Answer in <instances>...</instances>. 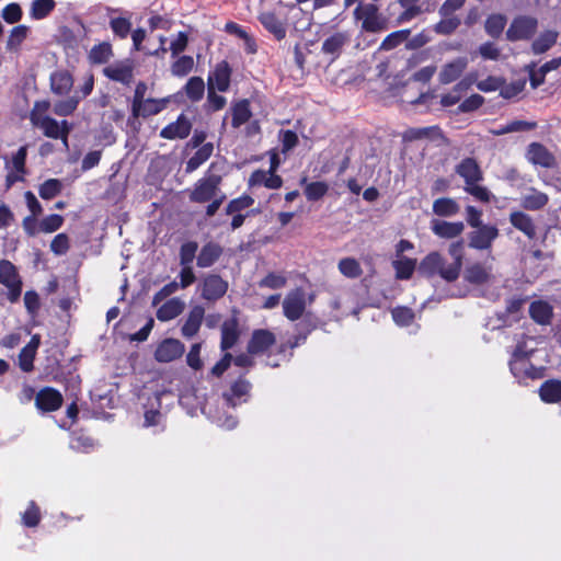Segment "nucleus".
Returning <instances> with one entry per match:
<instances>
[{
  "label": "nucleus",
  "mask_w": 561,
  "mask_h": 561,
  "mask_svg": "<svg viewBox=\"0 0 561 561\" xmlns=\"http://www.w3.org/2000/svg\"><path fill=\"white\" fill-rule=\"evenodd\" d=\"M49 108V102L41 101L36 102L33 106V110L30 114L31 123L43 129L44 135L49 138H62L65 144H67V135L69 134L70 128L66 121L58 123L56 119L45 116V113Z\"/></svg>",
  "instance_id": "obj_1"
},
{
  "label": "nucleus",
  "mask_w": 561,
  "mask_h": 561,
  "mask_svg": "<svg viewBox=\"0 0 561 561\" xmlns=\"http://www.w3.org/2000/svg\"><path fill=\"white\" fill-rule=\"evenodd\" d=\"M417 271L426 277L438 275L446 282H455L459 277L457 267L447 264L445 257L436 251L428 253L420 262Z\"/></svg>",
  "instance_id": "obj_2"
},
{
  "label": "nucleus",
  "mask_w": 561,
  "mask_h": 561,
  "mask_svg": "<svg viewBox=\"0 0 561 561\" xmlns=\"http://www.w3.org/2000/svg\"><path fill=\"white\" fill-rule=\"evenodd\" d=\"M222 178L219 174L207 173L204 178L199 179L193 190L190 192V201L193 203L204 204L222 195L220 190Z\"/></svg>",
  "instance_id": "obj_3"
},
{
  "label": "nucleus",
  "mask_w": 561,
  "mask_h": 561,
  "mask_svg": "<svg viewBox=\"0 0 561 561\" xmlns=\"http://www.w3.org/2000/svg\"><path fill=\"white\" fill-rule=\"evenodd\" d=\"M494 257L484 262L469 263L463 271V278L473 285L493 284L497 275L493 265Z\"/></svg>",
  "instance_id": "obj_4"
},
{
  "label": "nucleus",
  "mask_w": 561,
  "mask_h": 561,
  "mask_svg": "<svg viewBox=\"0 0 561 561\" xmlns=\"http://www.w3.org/2000/svg\"><path fill=\"white\" fill-rule=\"evenodd\" d=\"M354 18L362 21V28L366 32L378 33L387 28V20L379 14L377 5L359 3L354 10Z\"/></svg>",
  "instance_id": "obj_5"
},
{
  "label": "nucleus",
  "mask_w": 561,
  "mask_h": 561,
  "mask_svg": "<svg viewBox=\"0 0 561 561\" xmlns=\"http://www.w3.org/2000/svg\"><path fill=\"white\" fill-rule=\"evenodd\" d=\"M0 283L8 288L10 301L15 302L22 291V280L10 261H0Z\"/></svg>",
  "instance_id": "obj_6"
},
{
  "label": "nucleus",
  "mask_w": 561,
  "mask_h": 561,
  "mask_svg": "<svg viewBox=\"0 0 561 561\" xmlns=\"http://www.w3.org/2000/svg\"><path fill=\"white\" fill-rule=\"evenodd\" d=\"M499 237V229L493 225H482L476 227L468 234L469 247L476 250H489L493 241Z\"/></svg>",
  "instance_id": "obj_7"
},
{
  "label": "nucleus",
  "mask_w": 561,
  "mask_h": 561,
  "mask_svg": "<svg viewBox=\"0 0 561 561\" xmlns=\"http://www.w3.org/2000/svg\"><path fill=\"white\" fill-rule=\"evenodd\" d=\"M134 61L131 59L117 60L103 69V75L110 80L128 85L134 79Z\"/></svg>",
  "instance_id": "obj_8"
},
{
  "label": "nucleus",
  "mask_w": 561,
  "mask_h": 561,
  "mask_svg": "<svg viewBox=\"0 0 561 561\" xmlns=\"http://www.w3.org/2000/svg\"><path fill=\"white\" fill-rule=\"evenodd\" d=\"M306 309V294L301 288L289 291L283 301L284 316L295 321L301 318Z\"/></svg>",
  "instance_id": "obj_9"
},
{
  "label": "nucleus",
  "mask_w": 561,
  "mask_h": 561,
  "mask_svg": "<svg viewBox=\"0 0 561 561\" xmlns=\"http://www.w3.org/2000/svg\"><path fill=\"white\" fill-rule=\"evenodd\" d=\"M276 343V336L273 332L259 329L252 332L248 342L247 351L250 355L265 354Z\"/></svg>",
  "instance_id": "obj_10"
},
{
  "label": "nucleus",
  "mask_w": 561,
  "mask_h": 561,
  "mask_svg": "<svg viewBox=\"0 0 561 561\" xmlns=\"http://www.w3.org/2000/svg\"><path fill=\"white\" fill-rule=\"evenodd\" d=\"M537 28V20L530 16L516 18L506 32L510 41H520L529 38Z\"/></svg>",
  "instance_id": "obj_11"
},
{
  "label": "nucleus",
  "mask_w": 561,
  "mask_h": 561,
  "mask_svg": "<svg viewBox=\"0 0 561 561\" xmlns=\"http://www.w3.org/2000/svg\"><path fill=\"white\" fill-rule=\"evenodd\" d=\"M185 351L184 344L176 339H165L156 348L154 358L159 363H170L180 358Z\"/></svg>",
  "instance_id": "obj_12"
},
{
  "label": "nucleus",
  "mask_w": 561,
  "mask_h": 561,
  "mask_svg": "<svg viewBox=\"0 0 561 561\" xmlns=\"http://www.w3.org/2000/svg\"><path fill=\"white\" fill-rule=\"evenodd\" d=\"M62 404L61 393L50 387L41 389L35 396V405L43 412L58 410Z\"/></svg>",
  "instance_id": "obj_13"
},
{
  "label": "nucleus",
  "mask_w": 561,
  "mask_h": 561,
  "mask_svg": "<svg viewBox=\"0 0 561 561\" xmlns=\"http://www.w3.org/2000/svg\"><path fill=\"white\" fill-rule=\"evenodd\" d=\"M228 289V283L220 276L210 274L203 279L202 297L206 300H217L221 298Z\"/></svg>",
  "instance_id": "obj_14"
},
{
  "label": "nucleus",
  "mask_w": 561,
  "mask_h": 561,
  "mask_svg": "<svg viewBox=\"0 0 561 561\" xmlns=\"http://www.w3.org/2000/svg\"><path fill=\"white\" fill-rule=\"evenodd\" d=\"M205 309L202 306L192 307L181 328V334L186 339L195 336L203 323Z\"/></svg>",
  "instance_id": "obj_15"
},
{
  "label": "nucleus",
  "mask_w": 561,
  "mask_h": 561,
  "mask_svg": "<svg viewBox=\"0 0 561 561\" xmlns=\"http://www.w3.org/2000/svg\"><path fill=\"white\" fill-rule=\"evenodd\" d=\"M456 173L465 181V185H471L481 182L483 179L482 171L477 161L471 158L463 159L456 165Z\"/></svg>",
  "instance_id": "obj_16"
},
{
  "label": "nucleus",
  "mask_w": 561,
  "mask_h": 561,
  "mask_svg": "<svg viewBox=\"0 0 561 561\" xmlns=\"http://www.w3.org/2000/svg\"><path fill=\"white\" fill-rule=\"evenodd\" d=\"M231 69L227 61L217 64L213 73L208 77V88L226 91L230 84Z\"/></svg>",
  "instance_id": "obj_17"
},
{
  "label": "nucleus",
  "mask_w": 561,
  "mask_h": 561,
  "mask_svg": "<svg viewBox=\"0 0 561 561\" xmlns=\"http://www.w3.org/2000/svg\"><path fill=\"white\" fill-rule=\"evenodd\" d=\"M468 66V60L465 57H459L450 62L445 64L439 71V81L443 84H448L460 77Z\"/></svg>",
  "instance_id": "obj_18"
},
{
  "label": "nucleus",
  "mask_w": 561,
  "mask_h": 561,
  "mask_svg": "<svg viewBox=\"0 0 561 561\" xmlns=\"http://www.w3.org/2000/svg\"><path fill=\"white\" fill-rule=\"evenodd\" d=\"M192 128V124L187 117L180 115L179 118L165 126L160 136L165 139H183L188 136Z\"/></svg>",
  "instance_id": "obj_19"
},
{
  "label": "nucleus",
  "mask_w": 561,
  "mask_h": 561,
  "mask_svg": "<svg viewBox=\"0 0 561 561\" xmlns=\"http://www.w3.org/2000/svg\"><path fill=\"white\" fill-rule=\"evenodd\" d=\"M431 228L432 231L440 238L454 239L463 232L465 225L461 221L449 222L435 219L432 220Z\"/></svg>",
  "instance_id": "obj_20"
},
{
  "label": "nucleus",
  "mask_w": 561,
  "mask_h": 561,
  "mask_svg": "<svg viewBox=\"0 0 561 561\" xmlns=\"http://www.w3.org/2000/svg\"><path fill=\"white\" fill-rule=\"evenodd\" d=\"M184 309L185 302L181 298L175 297L161 305L157 310L156 316L158 320L167 322L180 316Z\"/></svg>",
  "instance_id": "obj_21"
},
{
  "label": "nucleus",
  "mask_w": 561,
  "mask_h": 561,
  "mask_svg": "<svg viewBox=\"0 0 561 561\" xmlns=\"http://www.w3.org/2000/svg\"><path fill=\"white\" fill-rule=\"evenodd\" d=\"M239 323L236 318L226 320L221 325V343L222 351L231 348L239 340Z\"/></svg>",
  "instance_id": "obj_22"
},
{
  "label": "nucleus",
  "mask_w": 561,
  "mask_h": 561,
  "mask_svg": "<svg viewBox=\"0 0 561 561\" xmlns=\"http://www.w3.org/2000/svg\"><path fill=\"white\" fill-rule=\"evenodd\" d=\"M283 184V180L279 175L274 174L270 171L256 170L249 178V185H264L267 188H279Z\"/></svg>",
  "instance_id": "obj_23"
},
{
  "label": "nucleus",
  "mask_w": 561,
  "mask_h": 561,
  "mask_svg": "<svg viewBox=\"0 0 561 561\" xmlns=\"http://www.w3.org/2000/svg\"><path fill=\"white\" fill-rule=\"evenodd\" d=\"M527 158L534 164H539L545 168H549L553 164V156L548 151L546 147L538 142H533L528 147Z\"/></svg>",
  "instance_id": "obj_24"
},
{
  "label": "nucleus",
  "mask_w": 561,
  "mask_h": 561,
  "mask_svg": "<svg viewBox=\"0 0 561 561\" xmlns=\"http://www.w3.org/2000/svg\"><path fill=\"white\" fill-rule=\"evenodd\" d=\"M39 342V336L33 335L28 344L21 350L19 354V365L23 371L28 373L33 369V360Z\"/></svg>",
  "instance_id": "obj_25"
},
{
  "label": "nucleus",
  "mask_w": 561,
  "mask_h": 561,
  "mask_svg": "<svg viewBox=\"0 0 561 561\" xmlns=\"http://www.w3.org/2000/svg\"><path fill=\"white\" fill-rule=\"evenodd\" d=\"M251 387L250 381L244 378H239L231 385L230 390L224 393V399L229 407L234 408L238 404L237 399L247 397Z\"/></svg>",
  "instance_id": "obj_26"
},
{
  "label": "nucleus",
  "mask_w": 561,
  "mask_h": 561,
  "mask_svg": "<svg viewBox=\"0 0 561 561\" xmlns=\"http://www.w3.org/2000/svg\"><path fill=\"white\" fill-rule=\"evenodd\" d=\"M263 26L271 32L278 41L286 36L284 23L273 12H263L259 16Z\"/></svg>",
  "instance_id": "obj_27"
},
{
  "label": "nucleus",
  "mask_w": 561,
  "mask_h": 561,
  "mask_svg": "<svg viewBox=\"0 0 561 561\" xmlns=\"http://www.w3.org/2000/svg\"><path fill=\"white\" fill-rule=\"evenodd\" d=\"M222 249L219 244L208 242L197 255V265L203 268L209 267L220 257Z\"/></svg>",
  "instance_id": "obj_28"
},
{
  "label": "nucleus",
  "mask_w": 561,
  "mask_h": 561,
  "mask_svg": "<svg viewBox=\"0 0 561 561\" xmlns=\"http://www.w3.org/2000/svg\"><path fill=\"white\" fill-rule=\"evenodd\" d=\"M348 41L350 36L346 32H336L324 39L322 51L329 55H339Z\"/></svg>",
  "instance_id": "obj_29"
},
{
  "label": "nucleus",
  "mask_w": 561,
  "mask_h": 561,
  "mask_svg": "<svg viewBox=\"0 0 561 561\" xmlns=\"http://www.w3.org/2000/svg\"><path fill=\"white\" fill-rule=\"evenodd\" d=\"M539 394L547 403L561 401V381L554 379L545 381L539 389Z\"/></svg>",
  "instance_id": "obj_30"
},
{
  "label": "nucleus",
  "mask_w": 561,
  "mask_h": 561,
  "mask_svg": "<svg viewBox=\"0 0 561 561\" xmlns=\"http://www.w3.org/2000/svg\"><path fill=\"white\" fill-rule=\"evenodd\" d=\"M50 85L54 93L64 95L71 90L73 80L70 73L66 71H58L51 75Z\"/></svg>",
  "instance_id": "obj_31"
},
{
  "label": "nucleus",
  "mask_w": 561,
  "mask_h": 561,
  "mask_svg": "<svg viewBox=\"0 0 561 561\" xmlns=\"http://www.w3.org/2000/svg\"><path fill=\"white\" fill-rule=\"evenodd\" d=\"M511 224L522 232H524L528 238H534L536 234L535 225L530 216L522 213L515 211L511 214L510 217Z\"/></svg>",
  "instance_id": "obj_32"
},
{
  "label": "nucleus",
  "mask_w": 561,
  "mask_h": 561,
  "mask_svg": "<svg viewBox=\"0 0 561 561\" xmlns=\"http://www.w3.org/2000/svg\"><path fill=\"white\" fill-rule=\"evenodd\" d=\"M529 313L539 324H548L552 317V308L545 301H534L529 307Z\"/></svg>",
  "instance_id": "obj_33"
},
{
  "label": "nucleus",
  "mask_w": 561,
  "mask_h": 561,
  "mask_svg": "<svg viewBox=\"0 0 561 561\" xmlns=\"http://www.w3.org/2000/svg\"><path fill=\"white\" fill-rule=\"evenodd\" d=\"M458 203L450 197L437 198L433 203V213L442 217H450L459 211Z\"/></svg>",
  "instance_id": "obj_34"
},
{
  "label": "nucleus",
  "mask_w": 561,
  "mask_h": 561,
  "mask_svg": "<svg viewBox=\"0 0 561 561\" xmlns=\"http://www.w3.org/2000/svg\"><path fill=\"white\" fill-rule=\"evenodd\" d=\"M214 150V146L210 142L204 144L186 163V172L195 171L206 160L209 159Z\"/></svg>",
  "instance_id": "obj_35"
},
{
  "label": "nucleus",
  "mask_w": 561,
  "mask_h": 561,
  "mask_svg": "<svg viewBox=\"0 0 561 561\" xmlns=\"http://www.w3.org/2000/svg\"><path fill=\"white\" fill-rule=\"evenodd\" d=\"M337 268L340 273L347 278H358L363 274L359 262L354 257H344L340 260Z\"/></svg>",
  "instance_id": "obj_36"
},
{
  "label": "nucleus",
  "mask_w": 561,
  "mask_h": 561,
  "mask_svg": "<svg viewBox=\"0 0 561 561\" xmlns=\"http://www.w3.org/2000/svg\"><path fill=\"white\" fill-rule=\"evenodd\" d=\"M113 56V49L110 43H101L92 47L89 53V59L92 64H105Z\"/></svg>",
  "instance_id": "obj_37"
},
{
  "label": "nucleus",
  "mask_w": 561,
  "mask_h": 561,
  "mask_svg": "<svg viewBox=\"0 0 561 561\" xmlns=\"http://www.w3.org/2000/svg\"><path fill=\"white\" fill-rule=\"evenodd\" d=\"M187 98L192 102L201 101L205 92V83L201 77H192L184 87Z\"/></svg>",
  "instance_id": "obj_38"
},
{
  "label": "nucleus",
  "mask_w": 561,
  "mask_h": 561,
  "mask_svg": "<svg viewBox=\"0 0 561 561\" xmlns=\"http://www.w3.org/2000/svg\"><path fill=\"white\" fill-rule=\"evenodd\" d=\"M28 34L26 25H18L13 27L7 41V49L9 51H18L21 44L25 41Z\"/></svg>",
  "instance_id": "obj_39"
},
{
  "label": "nucleus",
  "mask_w": 561,
  "mask_h": 561,
  "mask_svg": "<svg viewBox=\"0 0 561 561\" xmlns=\"http://www.w3.org/2000/svg\"><path fill=\"white\" fill-rule=\"evenodd\" d=\"M558 38V32L546 31L533 43V51L535 54H542L552 47Z\"/></svg>",
  "instance_id": "obj_40"
},
{
  "label": "nucleus",
  "mask_w": 561,
  "mask_h": 561,
  "mask_svg": "<svg viewBox=\"0 0 561 561\" xmlns=\"http://www.w3.org/2000/svg\"><path fill=\"white\" fill-rule=\"evenodd\" d=\"M163 107V104L153 99H147L140 102L138 106H133V115L137 116H149L159 113Z\"/></svg>",
  "instance_id": "obj_41"
},
{
  "label": "nucleus",
  "mask_w": 561,
  "mask_h": 561,
  "mask_svg": "<svg viewBox=\"0 0 561 561\" xmlns=\"http://www.w3.org/2000/svg\"><path fill=\"white\" fill-rule=\"evenodd\" d=\"M250 117L251 112L247 100H242L234 104L232 107V126L234 128L240 127L242 124L248 122Z\"/></svg>",
  "instance_id": "obj_42"
},
{
  "label": "nucleus",
  "mask_w": 561,
  "mask_h": 561,
  "mask_svg": "<svg viewBox=\"0 0 561 561\" xmlns=\"http://www.w3.org/2000/svg\"><path fill=\"white\" fill-rule=\"evenodd\" d=\"M415 260L402 257L393 261L397 278L409 279L415 270Z\"/></svg>",
  "instance_id": "obj_43"
},
{
  "label": "nucleus",
  "mask_w": 561,
  "mask_h": 561,
  "mask_svg": "<svg viewBox=\"0 0 561 561\" xmlns=\"http://www.w3.org/2000/svg\"><path fill=\"white\" fill-rule=\"evenodd\" d=\"M110 27L116 36L126 38L131 31V22L126 16H113L110 20Z\"/></svg>",
  "instance_id": "obj_44"
},
{
  "label": "nucleus",
  "mask_w": 561,
  "mask_h": 561,
  "mask_svg": "<svg viewBox=\"0 0 561 561\" xmlns=\"http://www.w3.org/2000/svg\"><path fill=\"white\" fill-rule=\"evenodd\" d=\"M548 203V196L538 191H530L523 197V205L527 209H539Z\"/></svg>",
  "instance_id": "obj_45"
},
{
  "label": "nucleus",
  "mask_w": 561,
  "mask_h": 561,
  "mask_svg": "<svg viewBox=\"0 0 561 561\" xmlns=\"http://www.w3.org/2000/svg\"><path fill=\"white\" fill-rule=\"evenodd\" d=\"M62 184L57 179H49L39 186V196L43 199H51L60 194Z\"/></svg>",
  "instance_id": "obj_46"
},
{
  "label": "nucleus",
  "mask_w": 561,
  "mask_h": 561,
  "mask_svg": "<svg viewBox=\"0 0 561 561\" xmlns=\"http://www.w3.org/2000/svg\"><path fill=\"white\" fill-rule=\"evenodd\" d=\"M54 8V0H35L31 7V16L35 20L44 19Z\"/></svg>",
  "instance_id": "obj_47"
},
{
  "label": "nucleus",
  "mask_w": 561,
  "mask_h": 561,
  "mask_svg": "<svg viewBox=\"0 0 561 561\" xmlns=\"http://www.w3.org/2000/svg\"><path fill=\"white\" fill-rule=\"evenodd\" d=\"M419 0H398L404 11L398 16V22H407L421 13V8L416 4Z\"/></svg>",
  "instance_id": "obj_48"
},
{
  "label": "nucleus",
  "mask_w": 561,
  "mask_h": 561,
  "mask_svg": "<svg viewBox=\"0 0 561 561\" xmlns=\"http://www.w3.org/2000/svg\"><path fill=\"white\" fill-rule=\"evenodd\" d=\"M440 136V129L437 126L411 128L407 131V137L410 140H417L423 138H436Z\"/></svg>",
  "instance_id": "obj_49"
},
{
  "label": "nucleus",
  "mask_w": 561,
  "mask_h": 561,
  "mask_svg": "<svg viewBox=\"0 0 561 561\" xmlns=\"http://www.w3.org/2000/svg\"><path fill=\"white\" fill-rule=\"evenodd\" d=\"M194 68V59L191 56H182L171 67V72L175 77H184Z\"/></svg>",
  "instance_id": "obj_50"
},
{
  "label": "nucleus",
  "mask_w": 561,
  "mask_h": 561,
  "mask_svg": "<svg viewBox=\"0 0 561 561\" xmlns=\"http://www.w3.org/2000/svg\"><path fill=\"white\" fill-rule=\"evenodd\" d=\"M64 224V217L57 214L49 215L43 218L38 222V228L41 232L44 233H53L57 231Z\"/></svg>",
  "instance_id": "obj_51"
},
{
  "label": "nucleus",
  "mask_w": 561,
  "mask_h": 561,
  "mask_svg": "<svg viewBox=\"0 0 561 561\" xmlns=\"http://www.w3.org/2000/svg\"><path fill=\"white\" fill-rule=\"evenodd\" d=\"M505 24L506 19L503 15L493 14L485 22V31L489 35L496 37L503 32Z\"/></svg>",
  "instance_id": "obj_52"
},
{
  "label": "nucleus",
  "mask_w": 561,
  "mask_h": 561,
  "mask_svg": "<svg viewBox=\"0 0 561 561\" xmlns=\"http://www.w3.org/2000/svg\"><path fill=\"white\" fill-rule=\"evenodd\" d=\"M329 190L324 182H311L306 185L305 195L309 201H318L322 198Z\"/></svg>",
  "instance_id": "obj_53"
},
{
  "label": "nucleus",
  "mask_w": 561,
  "mask_h": 561,
  "mask_svg": "<svg viewBox=\"0 0 561 561\" xmlns=\"http://www.w3.org/2000/svg\"><path fill=\"white\" fill-rule=\"evenodd\" d=\"M409 34L410 32L405 30L393 32L382 41L380 48L383 50L393 49L402 42H404L408 38Z\"/></svg>",
  "instance_id": "obj_54"
},
{
  "label": "nucleus",
  "mask_w": 561,
  "mask_h": 561,
  "mask_svg": "<svg viewBox=\"0 0 561 561\" xmlns=\"http://www.w3.org/2000/svg\"><path fill=\"white\" fill-rule=\"evenodd\" d=\"M197 248V243L193 241L182 244L180 250V264L182 266L191 265L196 255Z\"/></svg>",
  "instance_id": "obj_55"
},
{
  "label": "nucleus",
  "mask_w": 561,
  "mask_h": 561,
  "mask_svg": "<svg viewBox=\"0 0 561 561\" xmlns=\"http://www.w3.org/2000/svg\"><path fill=\"white\" fill-rule=\"evenodd\" d=\"M479 183L480 182H476L471 185H465L463 186L465 192L469 193L470 195H472L476 199H478L480 202H483V203L490 202V199H491L490 191L486 187L480 185Z\"/></svg>",
  "instance_id": "obj_56"
},
{
  "label": "nucleus",
  "mask_w": 561,
  "mask_h": 561,
  "mask_svg": "<svg viewBox=\"0 0 561 561\" xmlns=\"http://www.w3.org/2000/svg\"><path fill=\"white\" fill-rule=\"evenodd\" d=\"M286 283L287 279L285 276L280 274L270 273L263 279L260 280L259 286L271 289H278L283 288L286 285Z\"/></svg>",
  "instance_id": "obj_57"
},
{
  "label": "nucleus",
  "mask_w": 561,
  "mask_h": 561,
  "mask_svg": "<svg viewBox=\"0 0 561 561\" xmlns=\"http://www.w3.org/2000/svg\"><path fill=\"white\" fill-rule=\"evenodd\" d=\"M78 103L79 100L77 98L59 101L54 105V113L59 116L70 115L77 108Z\"/></svg>",
  "instance_id": "obj_58"
},
{
  "label": "nucleus",
  "mask_w": 561,
  "mask_h": 561,
  "mask_svg": "<svg viewBox=\"0 0 561 561\" xmlns=\"http://www.w3.org/2000/svg\"><path fill=\"white\" fill-rule=\"evenodd\" d=\"M392 318L399 325H409L414 319V313L410 308L398 307L392 310Z\"/></svg>",
  "instance_id": "obj_59"
},
{
  "label": "nucleus",
  "mask_w": 561,
  "mask_h": 561,
  "mask_svg": "<svg viewBox=\"0 0 561 561\" xmlns=\"http://www.w3.org/2000/svg\"><path fill=\"white\" fill-rule=\"evenodd\" d=\"M179 288L181 287L175 280L164 285L158 293L154 294L152 298V306H158L162 300L176 293Z\"/></svg>",
  "instance_id": "obj_60"
},
{
  "label": "nucleus",
  "mask_w": 561,
  "mask_h": 561,
  "mask_svg": "<svg viewBox=\"0 0 561 561\" xmlns=\"http://www.w3.org/2000/svg\"><path fill=\"white\" fill-rule=\"evenodd\" d=\"M1 16L10 24L16 23L22 19V9L18 3H10L3 8Z\"/></svg>",
  "instance_id": "obj_61"
},
{
  "label": "nucleus",
  "mask_w": 561,
  "mask_h": 561,
  "mask_svg": "<svg viewBox=\"0 0 561 561\" xmlns=\"http://www.w3.org/2000/svg\"><path fill=\"white\" fill-rule=\"evenodd\" d=\"M201 343H195L191 346L190 352L186 356L187 365L195 370H198L203 367V362L201 359Z\"/></svg>",
  "instance_id": "obj_62"
},
{
  "label": "nucleus",
  "mask_w": 561,
  "mask_h": 561,
  "mask_svg": "<svg viewBox=\"0 0 561 561\" xmlns=\"http://www.w3.org/2000/svg\"><path fill=\"white\" fill-rule=\"evenodd\" d=\"M50 250L56 255H62L69 250V238L66 233H59L57 234L51 243H50Z\"/></svg>",
  "instance_id": "obj_63"
},
{
  "label": "nucleus",
  "mask_w": 561,
  "mask_h": 561,
  "mask_svg": "<svg viewBox=\"0 0 561 561\" xmlns=\"http://www.w3.org/2000/svg\"><path fill=\"white\" fill-rule=\"evenodd\" d=\"M23 524L27 527H35L41 519L39 510L34 502H31L27 510L24 512Z\"/></svg>",
  "instance_id": "obj_64"
}]
</instances>
